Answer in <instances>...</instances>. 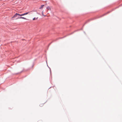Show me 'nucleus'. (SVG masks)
I'll return each mask as SVG.
<instances>
[{"mask_svg":"<svg viewBox=\"0 0 122 122\" xmlns=\"http://www.w3.org/2000/svg\"><path fill=\"white\" fill-rule=\"evenodd\" d=\"M17 16V13H16L12 17V18L16 17Z\"/></svg>","mask_w":122,"mask_h":122,"instance_id":"f257e3e1","label":"nucleus"},{"mask_svg":"<svg viewBox=\"0 0 122 122\" xmlns=\"http://www.w3.org/2000/svg\"><path fill=\"white\" fill-rule=\"evenodd\" d=\"M38 18V17H35L33 19V20H37Z\"/></svg>","mask_w":122,"mask_h":122,"instance_id":"f03ea898","label":"nucleus"},{"mask_svg":"<svg viewBox=\"0 0 122 122\" xmlns=\"http://www.w3.org/2000/svg\"><path fill=\"white\" fill-rule=\"evenodd\" d=\"M30 12H27L26 13H25L24 14H22L23 16L25 15H26L28 14L29 13H30Z\"/></svg>","mask_w":122,"mask_h":122,"instance_id":"7ed1b4c3","label":"nucleus"},{"mask_svg":"<svg viewBox=\"0 0 122 122\" xmlns=\"http://www.w3.org/2000/svg\"><path fill=\"white\" fill-rule=\"evenodd\" d=\"M25 19V20H26V18H25L24 17H18L17 18V19Z\"/></svg>","mask_w":122,"mask_h":122,"instance_id":"20e7f679","label":"nucleus"},{"mask_svg":"<svg viewBox=\"0 0 122 122\" xmlns=\"http://www.w3.org/2000/svg\"><path fill=\"white\" fill-rule=\"evenodd\" d=\"M44 6V5H41V7L39 9H42L43 8V7Z\"/></svg>","mask_w":122,"mask_h":122,"instance_id":"39448f33","label":"nucleus"},{"mask_svg":"<svg viewBox=\"0 0 122 122\" xmlns=\"http://www.w3.org/2000/svg\"><path fill=\"white\" fill-rule=\"evenodd\" d=\"M46 9L48 10H51L50 8L49 7H46Z\"/></svg>","mask_w":122,"mask_h":122,"instance_id":"423d86ee","label":"nucleus"},{"mask_svg":"<svg viewBox=\"0 0 122 122\" xmlns=\"http://www.w3.org/2000/svg\"><path fill=\"white\" fill-rule=\"evenodd\" d=\"M17 15L18 16H23V15H22V14L20 15L19 14L17 13Z\"/></svg>","mask_w":122,"mask_h":122,"instance_id":"0eeeda50","label":"nucleus"},{"mask_svg":"<svg viewBox=\"0 0 122 122\" xmlns=\"http://www.w3.org/2000/svg\"><path fill=\"white\" fill-rule=\"evenodd\" d=\"M43 105V104H40V106L41 107H42Z\"/></svg>","mask_w":122,"mask_h":122,"instance_id":"6e6552de","label":"nucleus"},{"mask_svg":"<svg viewBox=\"0 0 122 122\" xmlns=\"http://www.w3.org/2000/svg\"><path fill=\"white\" fill-rule=\"evenodd\" d=\"M42 15H43L44 16H46V15H44L43 14V11L42 12Z\"/></svg>","mask_w":122,"mask_h":122,"instance_id":"1a4fd4ad","label":"nucleus"}]
</instances>
